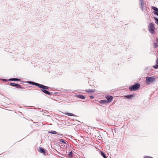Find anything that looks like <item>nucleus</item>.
<instances>
[{
    "instance_id": "14",
    "label": "nucleus",
    "mask_w": 158,
    "mask_h": 158,
    "mask_svg": "<svg viewBox=\"0 0 158 158\" xmlns=\"http://www.w3.org/2000/svg\"><path fill=\"white\" fill-rule=\"evenodd\" d=\"M156 64L155 66H154V67L155 69L158 68V59H157L156 60Z\"/></svg>"
},
{
    "instance_id": "1",
    "label": "nucleus",
    "mask_w": 158,
    "mask_h": 158,
    "mask_svg": "<svg viewBox=\"0 0 158 158\" xmlns=\"http://www.w3.org/2000/svg\"><path fill=\"white\" fill-rule=\"evenodd\" d=\"M156 81V78L154 76L147 77H146L145 83L148 85L153 84Z\"/></svg>"
},
{
    "instance_id": "8",
    "label": "nucleus",
    "mask_w": 158,
    "mask_h": 158,
    "mask_svg": "<svg viewBox=\"0 0 158 158\" xmlns=\"http://www.w3.org/2000/svg\"><path fill=\"white\" fill-rule=\"evenodd\" d=\"M46 89H41V90L44 93L48 94V95H50V93L48 91L46 90Z\"/></svg>"
},
{
    "instance_id": "19",
    "label": "nucleus",
    "mask_w": 158,
    "mask_h": 158,
    "mask_svg": "<svg viewBox=\"0 0 158 158\" xmlns=\"http://www.w3.org/2000/svg\"><path fill=\"white\" fill-rule=\"evenodd\" d=\"M49 133L52 134H56V132L55 131H51L49 132Z\"/></svg>"
},
{
    "instance_id": "26",
    "label": "nucleus",
    "mask_w": 158,
    "mask_h": 158,
    "mask_svg": "<svg viewBox=\"0 0 158 158\" xmlns=\"http://www.w3.org/2000/svg\"><path fill=\"white\" fill-rule=\"evenodd\" d=\"M156 41L158 43V39H156Z\"/></svg>"
},
{
    "instance_id": "25",
    "label": "nucleus",
    "mask_w": 158,
    "mask_h": 158,
    "mask_svg": "<svg viewBox=\"0 0 158 158\" xmlns=\"http://www.w3.org/2000/svg\"><path fill=\"white\" fill-rule=\"evenodd\" d=\"M89 97H90V98H94V97L93 96H89Z\"/></svg>"
},
{
    "instance_id": "2",
    "label": "nucleus",
    "mask_w": 158,
    "mask_h": 158,
    "mask_svg": "<svg viewBox=\"0 0 158 158\" xmlns=\"http://www.w3.org/2000/svg\"><path fill=\"white\" fill-rule=\"evenodd\" d=\"M27 83L31 85H35L36 86L39 87L41 89H48L49 88L48 86L31 81H28L27 82Z\"/></svg>"
},
{
    "instance_id": "11",
    "label": "nucleus",
    "mask_w": 158,
    "mask_h": 158,
    "mask_svg": "<svg viewBox=\"0 0 158 158\" xmlns=\"http://www.w3.org/2000/svg\"><path fill=\"white\" fill-rule=\"evenodd\" d=\"M95 91L94 90L91 89H90L85 90V91L89 93H94Z\"/></svg>"
},
{
    "instance_id": "24",
    "label": "nucleus",
    "mask_w": 158,
    "mask_h": 158,
    "mask_svg": "<svg viewBox=\"0 0 158 158\" xmlns=\"http://www.w3.org/2000/svg\"><path fill=\"white\" fill-rule=\"evenodd\" d=\"M144 158H153L152 157H150V156H146V157H144Z\"/></svg>"
},
{
    "instance_id": "5",
    "label": "nucleus",
    "mask_w": 158,
    "mask_h": 158,
    "mask_svg": "<svg viewBox=\"0 0 158 158\" xmlns=\"http://www.w3.org/2000/svg\"><path fill=\"white\" fill-rule=\"evenodd\" d=\"M139 5L140 7L141 8L143 11H146L147 9L146 6H144V2L143 0H139Z\"/></svg>"
},
{
    "instance_id": "12",
    "label": "nucleus",
    "mask_w": 158,
    "mask_h": 158,
    "mask_svg": "<svg viewBox=\"0 0 158 158\" xmlns=\"http://www.w3.org/2000/svg\"><path fill=\"white\" fill-rule=\"evenodd\" d=\"M99 102L102 104H104L107 102L106 100H100Z\"/></svg>"
},
{
    "instance_id": "21",
    "label": "nucleus",
    "mask_w": 158,
    "mask_h": 158,
    "mask_svg": "<svg viewBox=\"0 0 158 158\" xmlns=\"http://www.w3.org/2000/svg\"><path fill=\"white\" fill-rule=\"evenodd\" d=\"M60 142H62L63 143H64V144H66V143L65 142V141L63 139H60Z\"/></svg>"
},
{
    "instance_id": "4",
    "label": "nucleus",
    "mask_w": 158,
    "mask_h": 158,
    "mask_svg": "<svg viewBox=\"0 0 158 158\" xmlns=\"http://www.w3.org/2000/svg\"><path fill=\"white\" fill-rule=\"evenodd\" d=\"M148 30L151 33L153 34L154 33L155 27L153 23H149L148 26Z\"/></svg>"
},
{
    "instance_id": "15",
    "label": "nucleus",
    "mask_w": 158,
    "mask_h": 158,
    "mask_svg": "<svg viewBox=\"0 0 158 158\" xmlns=\"http://www.w3.org/2000/svg\"><path fill=\"white\" fill-rule=\"evenodd\" d=\"M73 153L72 151L70 152L68 154V156L69 157H72L73 156Z\"/></svg>"
},
{
    "instance_id": "20",
    "label": "nucleus",
    "mask_w": 158,
    "mask_h": 158,
    "mask_svg": "<svg viewBox=\"0 0 158 158\" xmlns=\"http://www.w3.org/2000/svg\"><path fill=\"white\" fill-rule=\"evenodd\" d=\"M154 18L156 21L155 23L158 25V18H157L156 17H154Z\"/></svg>"
},
{
    "instance_id": "17",
    "label": "nucleus",
    "mask_w": 158,
    "mask_h": 158,
    "mask_svg": "<svg viewBox=\"0 0 158 158\" xmlns=\"http://www.w3.org/2000/svg\"><path fill=\"white\" fill-rule=\"evenodd\" d=\"M152 8L153 10H154V11H156L158 10V8L156 7L152 6Z\"/></svg>"
},
{
    "instance_id": "13",
    "label": "nucleus",
    "mask_w": 158,
    "mask_h": 158,
    "mask_svg": "<svg viewBox=\"0 0 158 158\" xmlns=\"http://www.w3.org/2000/svg\"><path fill=\"white\" fill-rule=\"evenodd\" d=\"M100 154L104 157V158H107L106 154L102 151H100Z\"/></svg>"
},
{
    "instance_id": "9",
    "label": "nucleus",
    "mask_w": 158,
    "mask_h": 158,
    "mask_svg": "<svg viewBox=\"0 0 158 158\" xmlns=\"http://www.w3.org/2000/svg\"><path fill=\"white\" fill-rule=\"evenodd\" d=\"M106 98L108 101H110L112 100L113 97L111 96H107L106 97Z\"/></svg>"
},
{
    "instance_id": "6",
    "label": "nucleus",
    "mask_w": 158,
    "mask_h": 158,
    "mask_svg": "<svg viewBox=\"0 0 158 158\" xmlns=\"http://www.w3.org/2000/svg\"><path fill=\"white\" fill-rule=\"evenodd\" d=\"M10 86L15 87L17 88L23 89V87H22L20 85L18 84H15V83H10Z\"/></svg>"
},
{
    "instance_id": "7",
    "label": "nucleus",
    "mask_w": 158,
    "mask_h": 158,
    "mask_svg": "<svg viewBox=\"0 0 158 158\" xmlns=\"http://www.w3.org/2000/svg\"><path fill=\"white\" fill-rule=\"evenodd\" d=\"M75 96L78 98L81 99H84L85 97L84 95L81 94H77L75 95Z\"/></svg>"
},
{
    "instance_id": "22",
    "label": "nucleus",
    "mask_w": 158,
    "mask_h": 158,
    "mask_svg": "<svg viewBox=\"0 0 158 158\" xmlns=\"http://www.w3.org/2000/svg\"><path fill=\"white\" fill-rule=\"evenodd\" d=\"M158 46V44L156 43H154L153 44V46L154 48H156Z\"/></svg>"
},
{
    "instance_id": "18",
    "label": "nucleus",
    "mask_w": 158,
    "mask_h": 158,
    "mask_svg": "<svg viewBox=\"0 0 158 158\" xmlns=\"http://www.w3.org/2000/svg\"><path fill=\"white\" fill-rule=\"evenodd\" d=\"M125 97L128 99H130L132 97V95H128L125 96Z\"/></svg>"
},
{
    "instance_id": "3",
    "label": "nucleus",
    "mask_w": 158,
    "mask_h": 158,
    "mask_svg": "<svg viewBox=\"0 0 158 158\" xmlns=\"http://www.w3.org/2000/svg\"><path fill=\"white\" fill-rule=\"evenodd\" d=\"M140 85L139 84L137 83L134 85L129 87V89L131 91H135L139 88Z\"/></svg>"
},
{
    "instance_id": "10",
    "label": "nucleus",
    "mask_w": 158,
    "mask_h": 158,
    "mask_svg": "<svg viewBox=\"0 0 158 158\" xmlns=\"http://www.w3.org/2000/svg\"><path fill=\"white\" fill-rule=\"evenodd\" d=\"M40 150H39V152H40L41 153H45V150H44V149H43V148H40Z\"/></svg>"
},
{
    "instance_id": "16",
    "label": "nucleus",
    "mask_w": 158,
    "mask_h": 158,
    "mask_svg": "<svg viewBox=\"0 0 158 158\" xmlns=\"http://www.w3.org/2000/svg\"><path fill=\"white\" fill-rule=\"evenodd\" d=\"M19 79H18L16 78H11L9 80V81H19Z\"/></svg>"
},
{
    "instance_id": "23",
    "label": "nucleus",
    "mask_w": 158,
    "mask_h": 158,
    "mask_svg": "<svg viewBox=\"0 0 158 158\" xmlns=\"http://www.w3.org/2000/svg\"><path fill=\"white\" fill-rule=\"evenodd\" d=\"M65 114L66 115H68V116H73V114L70 113H66Z\"/></svg>"
}]
</instances>
